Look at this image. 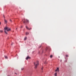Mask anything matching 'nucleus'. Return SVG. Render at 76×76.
<instances>
[{"mask_svg": "<svg viewBox=\"0 0 76 76\" xmlns=\"http://www.w3.org/2000/svg\"><path fill=\"white\" fill-rule=\"evenodd\" d=\"M4 30L5 34H7V32H7H9V31H10V28L8 27H6L4 28Z\"/></svg>", "mask_w": 76, "mask_h": 76, "instance_id": "obj_1", "label": "nucleus"}, {"mask_svg": "<svg viewBox=\"0 0 76 76\" xmlns=\"http://www.w3.org/2000/svg\"><path fill=\"white\" fill-rule=\"evenodd\" d=\"M34 69H37V67L38 66V61H37L36 62L34 63Z\"/></svg>", "mask_w": 76, "mask_h": 76, "instance_id": "obj_2", "label": "nucleus"}, {"mask_svg": "<svg viewBox=\"0 0 76 76\" xmlns=\"http://www.w3.org/2000/svg\"><path fill=\"white\" fill-rule=\"evenodd\" d=\"M22 20L24 23H27V22H29V20L27 19H24L23 20Z\"/></svg>", "mask_w": 76, "mask_h": 76, "instance_id": "obj_3", "label": "nucleus"}, {"mask_svg": "<svg viewBox=\"0 0 76 76\" xmlns=\"http://www.w3.org/2000/svg\"><path fill=\"white\" fill-rule=\"evenodd\" d=\"M59 72V68L58 67L57 68V69L55 71V72Z\"/></svg>", "mask_w": 76, "mask_h": 76, "instance_id": "obj_4", "label": "nucleus"}, {"mask_svg": "<svg viewBox=\"0 0 76 76\" xmlns=\"http://www.w3.org/2000/svg\"><path fill=\"white\" fill-rule=\"evenodd\" d=\"M4 21L5 22V23H7V20H6V19H4Z\"/></svg>", "mask_w": 76, "mask_h": 76, "instance_id": "obj_5", "label": "nucleus"}, {"mask_svg": "<svg viewBox=\"0 0 76 76\" xmlns=\"http://www.w3.org/2000/svg\"><path fill=\"white\" fill-rule=\"evenodd\" d=\"M26 28L27 29H28V30H31V29H32L31 28H28L27 26L26 27Z\"/></svg>", "mask_w": 76, "mask_h": 76, "instance_id": "obj_6", "label": "nucleus"}, {"mask_svg": "<svg viewBox=\"0 0 76 76\" xmlns=\"http://www.w3.org/2000/svg\"><path fill=\"white\" fill-rule=\"evenodd\" d=\"M30 59V58H30V57H29V56H27V57H26V60H28V59Z\"/></svg>", "mask_w": 76, "mask_h": 76, "instance_id": "obj_7", "label": "nucleus"}, {"mask_svg": "<svg viewBox=\"0 0 76 76\" xmlns=\"http://www.w3.org/2000/svg\"><path fill=\"white\" fill-rule=\"evenodd\" d=\"M55 76H57V73L56 72L55 73Z\"/></svg>", "mask_w": 76, "mask_h": 76, "instance_id": "obj_8", "label": "nucleus"}, {"mask_svg": "<svg viewBox=\"0 0 76 76\" xmlns=\"http://www.w3.org/2000/svg\"><path fill=\"white\" fill-rule=\"evenodd\" d=\"M28 34H29V33H28V32H26V35H28Z\"/></svg>", "mask_w": 76, "mask_h": 76, "instance_id": "obj_9", "label": "nucleus"}, {"mask_svg": "<svg viewBox=\"0 0 76 76\" xmlns=\"http://www.w3.org/2000/svg\"><path fill=\"white\" fill-rule=\"evenodd\" d=\"M27 39V37H25L24 38V40H26Z\"/></svg>", "mask_w": 76, "mask_h": 76, "instance_id": "obj_10", "label": "nucleus"}, {"mask_svg": "<svg viewBox=\"0 0 76 76\" xmlns=\"http://www.w3.org/2000/svg\"><path fill=\"white\" fill-rule=\"evenodd\" d=\"M5 58H6L7 59V56H5Z\"/></svg>", "mask_w": 76, "mask_h": 76, "instance_id": "obj_11", "label": "nucleus"}, {"mask_svg": "<svg viewBox=\"0 0 76 76\" xmlns=\"http://www.w3.org/2000/svg\"><path fill=\"white\" fill-rule=\"evenodd\" d=\"M50 58H52V57H53V55H50Z\"/></svg>", "mask_w": 76, "mask_h": 76, "instance_id": "obj_12", "label": "nucleus"}, {"mask_svg": "<svg viewBox=\"0 0 76 76\" xmlns=\"http://www.w3.org/2000/svg\"><path fill=\"white\" fill-rule=\"evenodd\" d=\"M0 32H3V30H0Z\"/></svg>", "mask_w": 76, "mask_h": 76, "instance_id": "obj_13", "label": "nucleus"}, {"mask_svg": "<svg viewBox=\"0 0 76 76\" xmlns=\"http://www.w3.org/2000/svg\"><path fill=\"white\" fill-rule=\"evenodd\" d=\"M10 21L11 22H12V21L11 20V19L10 20Z\"/></svg>", "mask_w": 76, "mask_h": 76, "instance_id": "obj_14", "label": "nucleus"}, {"mask_svg": "<svg viewBox=\"0 0 76 76\" xmlns=\"http://www.w3.org/2000/svg\"><path fill=\"white\" fill-rule=\"evenodd\" d=\"M48 50V48H46V50Z\"/></svg>", "mask_w": 76, "mask_h": 76, "instance_id": "obj_15", "label": "nucleus"}, {"mask_svg": "<svg viewBox=\"0 0 76 76\" xmlns=\"http://www.w3.org/2000/svg\"><path fill=\"white\" fill-rule=\"evenodd\" d=\"M68 55H66V57H68Z\"/></svg>", "mask_w": 76, "mask_h": 76, "instance_id": "obj_16", "label": "nucleus"}, {"mask_svg": "<svg viewBox=\"0 0 76 76\" xmlns=\"http://www.w3.org/2000/svg\"><path fill=\"white\" fill-rule=\"evenodd\" d=\"M13 45V43H12V44H11V45Z\"/></svg>", "mask_w": 76, "mask_h": 76, "instance_id": "obj_17", "label": "nucleus"}, {"mask_svg": "<svg viewBox=\"0 0 76 76\" xmlns=\"http://www.w3.org/2000/svg\"><path fill=\"white\" fill-rule=\"evenodd\" d=\"M23 69H24L23 68H22V69H21L22 70H23Z\"/></svg>", "mask_w": 76, "mask_h": 76, "instance_id": "obj_18", "label": "nucleus"}, {"mask_svg": "<svg viewBox=\"0 0 76 76\" xmlns=\"http://www.w3.org/2000/svg\"><path fill=\"white\" fill-rule=\"evenodd\" d=\"M22 27H23V26H21V28H22Z\"/></svg>", "mask_w": 76, "mask_h": 76, "instance_id": "obj_19", "label": "nucleus"}, {"mask_svg": "<svg viewBox=\"0 0 76 76\" xmlns=\"http://www.w3.org/2000/svg\"><path fill=\"white\" fill-rule=\"evenodd\" d=\"M43 68H42V70H43Z\"/></svg>", "mask_w": 76, "mask_h": 76, "instance_id": "obj_20", "label": "nucleus"}, {"mask_svg": "<svg viewBox=\"0 0 76 76\" xmlns=\"http://www.w3.org/2000/svg\"><path fill=\"white\" fill-rule=\"evenodd\" d=\"M1 25V22H0V25Z\"/></svg>", "mask_w": 76, "mask_h": 76, "instance_id": "obj_21", "label": "nucleus"}, {"mask_svg": "<svg viewBox=\"0 0 76 76\" xmlns=\"http://www.w3.org/2000/svg\"><path fill=\"white\" fill-rule=\"evenodd\" d=\"M4 18H5V17H4Z\"/></svg>", "mask_w": 76, "mask_h": 76, "instance_id": "obj_22", "label": "nucleus"}, {"mask_svg": "<svg viewBox=\"0 0 76 76\" xmlns=\"http://www.w3.org/2000/svg\"><path fill=\"white\" fill-rule=\"evenodd\" d=\"M15 74H16V75H17V74L16 73H15Z\"/></svg>", "mask_w": 76, "mask_h": 76, "instance_id": "obj_23", "label": "nucleus"}, {"mask_svg": "<svg viewBox=\"0 0 76 76\" xmlns=\"http://www.w3.org/2000/svg\"><path fill=\"white\" fill-rule=\"evenodd\" d=\"M16 29H17V28H16Z\"/></svg>", "mask_w": 76, "mask_h": 76, "instance_id": "obj_24", "label": "nucleus"}]
</instances>
